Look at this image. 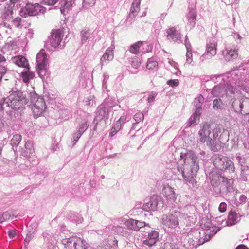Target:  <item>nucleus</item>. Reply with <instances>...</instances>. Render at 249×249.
Here are the masks:
<instances>
[{
  "label": "nucleus",
  "mask_w": 249,
  "mask_h": 249,
  "mask_svg": "<svg viewBox=\"0 0 249 249\" xmlns=\"http://www.w3.org/2000/svg\"><path fill=\"white\" fill-rule=\"evenodd\" d=\"M185 45L186 48L187 52L192 51L191 50V45L190 43V42L188 41V39L187 38H186L185 40Z\"/></svg>",
  "instance_id": "62"
},
{
  "label": "nucleus",
  "mask_w": 249,
  "mask_h": 249,
  "mask_svg": "<svg viewBox=\"0 0 249 249\" xmlns=\"http://www.w3.org/2000/svg\"><path fill=\"white\" fill-rule=\"evenodd\" d=\"M168 85L172 87H176L179 85V81L178 79H171L167 82Z\"/></svg>",
  "instance_id": "54"
},
{
  "label": "nucleus",
  "mask_w": 249,
  "mask_h": 249,
  "mask_svg": "<svg viewBox=\"0 0 249 249\" xmlns=\"http://www.w3.org/2000/svg\"><path fill=\"white\" fill-rule=\"evenodd\" d=\"M13 63L20 67L29 69V64L27 59L22 55L16 56L12 57L11 59Z\"/></svg>",
  "instance_id": "28"
},
{
  "label": "nucleus",
  "mask_w": 249,
  "mask_h": 249,
  "mask_svg": "<svg viewBox=\"0 0 249 249\" xmlns=\"http://www.w3.org/2000/svg\"><path fill=\"white\" fill-rule=\"evenodd\" d=\"M195 207L194 206L189 205L185 207L183 210V212H181L184 215V217L187 218L188 216H191L189 224L192 222V219H193L192 215L195 214Z\"/></svg>",
  "instance_id": "32"
},
{
  "label": "nucleus",
  "mask_w": 249,
  "mask_h": 249,
  "mask_svg": "<svg viewBox=\"0 0 249 249\" xmlns=\"http://www.w3.org/2000/svg\"><path fill=\"white\" fill-rule=\"evenodd\" d=\"M202 228L204 229V230L202 231V233L200 232L201 236L199 239V242L200 244L209 241L221 229V228L212 225V224L209 222H207L204 224Z\"/></svg>",
  "instance_id": "8"
},
{
  "label": "nucleus",
  "mask_w": 249,
  "mask_h": 249,
  "mask_svg": "<svg viewBox=\"0 0 249 249\" xmlns=\"http://www.w3.org/2000/svg\"><path fill=\"white\" fill-rule=\"evenodd\" d=\"M8 234L10 238L15 237L16 235V231L14 230H10L8 231Z\"/></svg>",
  "instance_id": "64"
},
{
  "label": "nucleus",
  "mask_w": 249,
  "mask_h": 249,
  "mask_svg": "<svg viewBox=\"0 0 249 249\" xmlns=\"http://www.w3.org/2000/svg\"><path fill=\"white\" fill-rule=\"evenodd\" d=\"M163 202L162 198L157 195H153L149 199H145L142 209L147 212L155 211L162 207Z\"/></svg>",
  "instance_id": "9"
},
{
  "label": "nucleus",
  "mask_w": 249,
  "mask_h": 249,
  "mask_svg": "<svg viewBox=\"0 0 249 249\" xmlns=\"http://www.w3.org/2000/svg\"><path fill=\"white\" fill-rule=\"evenodd\" d=\"M63 35L59 30H54L52 32L51 37L49 39V43L53 48H59L62 49L64 44L61 43Z\"/></svg>",
  "instance_id": "17"
},
{
  "label": "nucleus",
  "mask_w": 249,
  "mask_h": 249,
  "mask_svg": "<svg viewBox=\"0 0 249 249\" xmlns=\"http://www.w3.org/2000/svg\"><path fill=\"white\" fill-rule=\"evenodd\" d=\"M83 133L80 132V131L77 130L76 132H75L73 135V141L72 142L73 143V145H74L78 141L79 139L82 136Z\"/></svg>",
  "instance_id": "48"
},
{
  "label": "nucleus",
  "mask_w": 249,
  "mask_h": 249,
  "mask_svg": "<svg viewBox=\"0 0 249 249\" xmlns=\"http://www.w3.org/2000/svg\"><path fill=\"white\" fill-rule=\"evenodd\" d=\"M121 224L124 225L127 227V230H131L136 231V220L130 218L126 219L125 218L121 219Z\"/></svg>",
  "instance_id": "30"
},
{
  "label": "nucleus",
  "mask_w": 249,
  "mask_h": 249,
  "mask_svg": "<svg viewBox=\"0 0 249 249\" xmlns=\"http://www.w3.org/2000/svg\"><path fill=\"white\" fill-rule=\"evenodd\" d=\"M109 78V76L107 73H105L103 74V80L102 82L103 87L106 88L107 81Z\"/></svg>",
  "instance_id": "61"
},
{
  "label": "nucleus",
  "mask_w": 249,
  "mask_h": 249,
  "mask_svg": "<svg viewBox=\"0 0 249 249\" xmlns=\"http://www.w3.org/2000/svg\"><path fill=\"white\" fill-rule=\"evenodd\" d=\"M74 1L75 0H61L59 3L61 13L65 14V12L73 6Z\"/></svg>",
  "instance_id": "29"
},
{
  "label": "nucleus",
  "mask_w": 249,
  "mask_h": 249,
  "mask_svg": "<svg viewBox=\"0 0 249 249\" xmlns=\"http://www.w3.org/2000/svg\"><path fill=\"white\" fill-rule=\"evenodd\" d=\"M217 222H219L221 221V223L220 224L222 225L223 226L226 225L232 226L235 224L239 221L238 217L235 212L231 211L228 215V219L225 221L223 219H221V217L217 218Z\"/></svg>",
  "instance_id": "21"
},
{
  "label": "nucleus",
  "mask_w": 249,
  "mask_h": 249,
  "mask_svg": "<svg viewBox=\"0 0 249 249\" xmlns=\"http://www.w3.org/2000/svg\"><path fill=\"white\" fill-rule=\"evenodd\" d=\"M81 239L76 237H72L63 239L62 243L66 249H76L79 247Z\"/></svg>",
  "instance_id": "20"
},
{
  "label": "nucleus",
  "mask_w": 249,
  "mask_h": 249,
  "mask_svg": "<svg viewBox=\"0 0 249 249\" xmlns=\"http://www.w3.org/2000/svg\"><path fill=\"white\" fill-rule=\"evenodd\" d=\"M158 66L157 61H154L153 58H150L148 60L147 62L146 68L148 69L151 70L156 67Z\"/></svg>",
  "instance_id": "45"
},
{
  "label": "nucleus",
  "mask_w": 249,
  "mask_h": 249,
  "mask_svg": "<svg viewBox=\"0 0 249 249\" xmlns=\"http://www.w3.org/2000/svg\"><path fill=\"white\" fill-rule=\"evenodd\" d=\"M136 231H140L141 232H146L147 231H149L150 229V226L148 224H147L145 222L138 221L136 220Z\"/></svg>",
  "instance_id": "33"
},
{
  "label": "nucleus",
  "mask_w": 249,
  "mask_h": 249,
  "mask_svg": "<svg viewBox=\"0 0 249 249\" xmlns=\"http://www.w3.org/2000/svg\"><path fill=\"white\" fill-rule=\"evenodd\" d=\"M46 8L38 3H30L26 4L24 8H21L19 14L21 17H26L28 16H36L44 13Z\"/></svg>",
  "instance_id": "10"
},
{
  "label": "nucleus",
  "mask_w": 249,
  "mask_h": 249,
  "mask_svg": "<svg viewBox=\"0 0 249 249\" xmlns=\"http://www.w3.org/2000/svg\"><path fill=\"white\" fill-rule=\"evenodd\" d=\"M196 13L195 10H190L186 16V27L187 29H191L196 25Z\"/></svg>",
  "instance_id": "24"
},
{
  "label": "nucleus",
  "mask_w": 249,
  "mask_h": 249,
  "mask_svg": "<svg viewBox=\"0 0 249 249\" xmlns=\"http://www.w3.org/2000/svg\"><path fill=\"white\" fill-rule=\"evenodd\" d=\"M217 40L215 37L208 38L207 40L206 51L201 56L202 61L205 59H210L216 54Z\"/></svg>",
  "instance_id": "12"
},
{
  "label": "nucleus",
  "mask_w": 249,
  "mask_h": 249,
  "mask_svg": "<svg viewBox=\"0 0 249 249\" xmlns=\"http://www.w3.org/2000/svg\"><path fill=\"white\" fill-rule=\"evenodd\" d=\"M13 3L10 1L6 2L3 5H0L1 17L5 20H10L12 18Z\"/></svg>",
  "instance_id": "18"
},
{
  "label": "nucleus",
  "mask_w": 249,
  "mask_h": 249,
  "mask_svg": "<svg viewBox=\"0 0 249 249\" xmlns=\"http://www.w3.org/2000/svg\"><path fill=\"white\" fill-rule=\"evenodd\" d=\"M121 124L117 121L113 127H114V129H116L117 130L119 131L121 128Z\"/></svg>",
  "instance_id": "63"
},
{
  "label": "nucleus",
  "mask_w": 249,
  "mask_h": 249,
  "mask_svg": "<svg viewBox=\"0 0 249 249\" xmlns=\"http://www.w3.org/2000/svg\"><path fill=\"white\" fill-rule=\"evenodd\" d=\"M81 42L82 44L86 42L90 36V32L89 30H82L81 33Z\"/></svg>",
  "instance_id": "42"
},
{
  "label": "nucleus",
  "mask_w": 249,
  "mask_h": 249,
  "mask_svg": "<svg viewBox=\"0 0 249 249\" xmlns=\"http://www.w3.org/2000/svg\"><path fill=\"white\" fill-rule=\"evenodd\" d=\"M21 78L25 83H28L31 79H33L35 76L34 73L29 71H23L21 73Z\"/></svg>",
  "instance_id": "34"
},
{
  "label": "nucleus",
  "mask_w": 249,
  "mask_h": 249,
  "mask_svg": "<svg viewBox=\"0 0 249 249\" xmlns=\"http://www.w3.org/2000/svg\"><path fill=\"white\" fill-rule=\"evenodd\" d=\"M131 64L133 68L138 69L140 66V62L137 58H133L131 61Z\"/></svg>",
  "instance_id": "49"
},
{
  "label": "nucleus",
  "mask_w": 249,
  "mask_h": 249,
  "mask_svg": "<svg viewBox=\"0 0 249 249\" xmlns=\"http://www.w3.org/2000/svg\"><path fill=\"white\" fill-rule=\"evenodd\" d=\"M21 20V19L19 17H17L13 21V24L16 27H19L20 26Z\"/></svg>",
  "instance_id": "60"
},
{
  "label": "nucleus",
  "mask_w": 249,
  "mask_h": 249,
  "mask_svg": "<svg viewBox=\"0 0 249 249\" xmlns=\"http://www.w3.org/2000/svg\"><path fill=\"white\" fill-rule=\"evenodd\" d=\"M40 98L41 97H38L37 94L35 92L30 93V100L31 103L33 105L35 103V102L37 100L38 98Z\"/></svg>",
  "instance_id": "55"
},
{
  "label": "nucleus",
  "mask_w": 249,
  "mask_h": 249,
  "mask_svg": "<svg viewBox=\"0 0 249 249\" xmlns=\"http://www.w3.org/2000/svg\"><path fill=\"white\" fill-rule=\"evenodd\" d=\"M102 105L105 107L108 108L109 111L113 107H117L118 105L117 102L114 99L110 97L106 98Z\"/></svg>",
  "instance_id": "31"
},
{
  "label": "nucleus",
  "mask_w": 249,
  "mask_h": 249,
  "mask_svg": "<svg viewBox=\"0 0 249 249\" xmlns=\"http://www.w3.org/2000/svg\"><path fill=\"white\" fill-rule=\"evenodd\" d=\"M241 176L242 179L246 181L248 180V177L249 176V166H243L241 167Z\"/></svg>",
  "instance_id": "39"
},
{
  "label": "nucleus",
  "mask_w": 249,
  "mask_h": 249,
  "mask_svg": "<svg viewBox=\"0 0 249 249\" xmlns=\"http://www.w3.org/2000/svg\"><path fill=\"white\" fill-rule=\"evenodd\" d=\"M215 167L224 172L232 173L235 171V167L233 162L228 157L218 155L213 160Z\"/></svg>",
  "instance_id": "7"
},
{
  "label": "nucleus",
  "mask_w": 249,
  "mask_h": 249,
  "mask_svg": "<svg viewBox=\"0 0 249 249\" xmlns=\"http://www.w3.org/2000/svg\"><path fill=\"white\" fill-rule=\"evenodd\" d=\"M120 222L121 220L120 221ZM121 222L119 224L113 225L112 226L111 230L112 231L119 235L124 236V237L128 238L131 236L130 232L127 231L125 227L123 226V224H121Z\"/></svg>",
  "instance_id": "23"
},
{
  "label": "nucleus",
  "mask_w": 249,
  "mask_h": 249,
  "mask_svg": "<svg viewBox=\"0 0 249 249\" xmlns=\"http://www.w3.org/2000/svg\"><path fill=\"white\" fill-rule=\"evenodd\" d=\"M109 112L108 108L100 105L97 108L95 120L97 121L103 120L106 124L109 117Z\"/></svg>",
  "instance_id": "19"
},
{
  "label": "nucleus",
  "mask_w": 249,
  "mask_h": 249,
  "mask_svg": "<svg viewBox=\"0 0 249 249\" xmlns=\"http://www.w3.org/2000/svg\"><path fill=\"white\" fill-rule=\"evenodd\" d=\"M6 98H3L0 101V111H3L6 109Z\"/></svg>",
  "instance_id": "58"
},
{
  "label": "nucleus",
  "mask_w": 249,
  "mask_h": 249,
  "mask_svg": "<svg viewBox=\"0 0 249 249\" xmlns=\"http://www.w3.org/2000/svg\"><path fill=\"white\" fill-rule=\"evenodd\" d=\"M46 109V105L43 98H38L32 107L34 118H37L43 115Z\"/></svg>",
  "instance_id": "15"
},
{
  "label": "nucleus",
  "mask_w": 249,
  "mask_h": 249,
  "mask_svg": "<svg viewBox=\"0 0 249 249\" xmlns=\"http://www.w3.org/2000/svg\"><path fill=\"white\" fill-rule=\"evenodd\" d=\"M220 125L205 124L198 132L199 141L206 144L212 151H217L221 143L220 139L222 131Z\"/></svg>",
  "instance_id": "2"
},
{
  "label": "nucleus",
  "mask_w": 249,
  "mask_h": 249,
  "mask_svg": "<svg viewBox=\"0 0 249 249\" xmlns=\"http://www.w3.org/2000/svg\"><path fill=\"white\" fill-rule=\"evenodd\" d=\"M114 46L111 45V47L108 48L105 53L103 54L100 58V64L102 67L105 64H106L107 61H110L113 60L114 58L113 49Z\"/></svg>",
  "instance_id": "25"
},
{
  "label": "nucleus",
  "mask_w": 249,
  "mask_h": 249,
  "mask_svg": "<svg viewBox=\"0 0 249 249\" xmlns=\"http://www.w3.org/2000/svg\"><path fill=\"white\" fill-rule=\"evenodd\" d=\"M186 63L188 64H191V63L193 62L192 51H188L186 52Z\"/></svg>",
  "instance_id": "50"
},
{
  "label": "nucleus",
  "mask_w": 249,
  "mask_h": 249,
  "mask_svg": "<svg viewBox=\"0 0 249 249\" xmlns=\"http://www.w3.org/2000/svg\"><path fill=\"white\" fill-rule=\"evenodd\" d=\"M227 204L225 202H221L219 206L218 210L220 212L223 213L226 211Z\"/></svg>",
  "instance_id": "59"
},
{
  "label": "nucleus",
  "mask_w": 249,
  "mask_h": 249,
  "mask_svg": "<svg viewBox=\"0 0 249 249\" xmlns=\"http://www.w3.org/2000/svg\"><path fill=\"white\" fill-rule=\"evenodd\" d=\"M142 43L141 41H138L132 45L129 49V51L131 53L137 54L138 53L139 49L142 46Z\"/></svg>",
  "instance_id": "40"
},
{
  "label": "nucleus",
  "mask_w": 249,
  "mask_h": 249,
  "mask_svg": "<svg viewBox=\"0 0 249 249\" xmlns=\"http://www.w3.org/2000/svg\"><path fill=\"white\" fill-rule=\"evenodd\" d=\"M204 98L201 95H198L195 99L194 104L196 108V110H198L199 109H200V112H201V106L203 102H204Z\"/></svg>",
  "instance_id": "38"
},
{
  "label": "nucleus",
  "mask_w": 249,
  "mask_h": 249,
  "mask_svg": "<svg viewBox=\"0 0 249 249\" xmlns=\"http://www.w3.org/2000/svg\"><path fill=\"white\" fill-rule=\"evenodd\" d=\"M211 184L213 187L214 192L217 194H225L233 191L232 179H228L218 174L212 173L210 177Z\"/></svg>",
  "instance_id": "5"
},
{
  "label": "nucleus",
  "mask_w": 249,
  "mask_h": 249,
  "mask_svg": "<svg viewBox=\"0 0 249 249\" xmlns=\"http://www.w3.org/2000/svg\"><path fill=\"white\" fill-rule=\"evenodd\" d=\"M227 59L230 58H235L237 56V50H226L224 53Z\"/></svg>",
  "instance_id": "41"
},
{
  "label": "nucleus",
  "mask_w": 249,
  "mask_h": 249,
  "mask_svg": "<svg viewBox=\"0 0 249 249\" xmlns=\"http://www.w3.org/2000/svg\"><path fill=\"white\" fill-rule=\"evenodd\" d=\"M147 234L143 238L142 244L144 246L152 247L154 246L159 240V232L155 230L151 231H147Z\"/></svg>",
  "instance_id": "14"
},
{
  "label": "nucleus",
  "mask_w": 249,
  "mask_h": 249,
  "mask_svg": "<svg viewBox=\"0 0 249 249\" xmlns=\"http://www.w3.org/2000/svg\"><path fill=\"white\" fill-rule=\"evenodd\" d=\"M44 3L49 5H54L58 2L59 3L61 2V0H43Z\"/></svg>",
  "instance_id": "53"
},
{
  "label": "nucleus",
  "mask_w": 249,
  "mask_h": 249,
  "mask_svg": "<svg viewBox=\"0 0 249 249\" xmlns=\"http://www.w3.org/2000/svg\"><path fill=\"white\" fill-rule=\"evenodd\" d=\"M213 107L214 109H221L223 107V103L220 98H217L213 100Z\"/></svg>",
  "instance_id": "44"
},
{
  "label": "nucleus",
  "mask_w": 249,
  "mask_h": 249,
  "mask_svg": "<svg viewBox=\"0 0 249 249\" xmlns=\"http://www.w3.org/2000/svg\"><path fill=\"white\" fill-rule=\"evenodd\" d=\"M96 0H83V7L88 8L89 7L93 6L95 3Z\"/></svg>",
  "instance_id": "47"
},
{
  "label": "nucleus",
  "mask_w": 249,
  "mask_h": 249,
  "mask_svg": "<svg viewBox=\"0 0 249 249\" xmlns=\"http://www.w3.org/2000/svg\"><path fill=\"white\" fill-rule=\"evenodd\" d=\"M21 154L25 157H29L34 151L33 143L28 141L24 144V147L19 150Z\"/></svg>",
  "instance_id": "27"
},
{
  "label": "nucleus",
  "mask_w": 249,
  "mask_h": 249,
  "mask_svg": "<svg viewBox=\"0 0 249 249\" xmlns=\"http://www.w3.org/2000/svg\"><path fill=\"white\" fill-rule=\"evenodd\" d=\"M141 1V0H134V2L132 3L127 21H128L129 18L133 19L136 17L140 10Z\"/></svg>",
  "instance_id": "26"
},
{
  "label": "nucleus",
  "mask_w": 249,
  "mask_h": 249,
  "mask_svg": "<svg viewBox=\"0 0 249 249\" xmlns=\"http://www.w3.org/2000/svg\"><path fill=\"white\" fill-rule=\"evenodd\" d=\"M235 111L242 115L249 112V98L242 96L239 100H235L232 104Z\"/></svg>",
  "instance_id": "13"
},
{
  "label": "nucleus",
  "mask_w": 249,
  "mask_h": 249,
  "mask_svg": "<svg viewBox=\"0 0 249 249\" xmlns=\"http://www.w3.org/2000/svg\"><path fill=\"white\" fill-rule=\"evenodd\" d=\"M35 229L33 230L32 231H30L29 233H27V237L25 238V241L26 242H29L30 240L32 238V233H34L36 229V224H34Z\"/></svg>",
  "instance_id": "57"
},
{
  "label": "nucleus",
  "mask_w": 249,
  "mask_h": 249,
  "mask_svg": "<svg viewBox=\"0 0 249 249\" xmlns=\"http://www.w3.org/2000/svg\"><path fill=\"white\" fill-rule=\"evenodd\" d=\"M17 48V44L16 42L11 41L6 43L3 47V50L9 52H16Z\"/></svg>",
  "instance_id": "36"
},
{
  "label": "nucleus",
  "mask_w": 249,
  "mask_h": 249,
  "mask_svg": "<svg viewBox=\"0 0 249 249\" xmlns=\"http://www.w3.org/2000/svg\"><path fill=\"white\" fill-rule=\"evenodd\" d=\"M22 139L21 136L19 134H16L13 136L11 140L10 144L13 146L14 151L17 150V147L20 142Z\"/></svg>",
  "instance_id": "35"
},
{
  "label": "nucleus",
  "mask_w": 249,
  "mask_h": 249,
  "mask_svg": "<svg viewBox=\"0 0 249 249\" xmlns=\"http://www.w3.org/2000/svg\"><path fill=\"white\" fill-rule=\"evenodd\" d=\"M201 114L200 109L196 110L195 113L192 115L189 120V125L196 124L199 120V115Z\"/></svg>",
  "instance_id": "37"
},
{
  "label": "nucleus",
  "mask_w": 249,
  "mask_h": 249,
  "mask_svg": "<svg viewBox=\"0 0 249 249\" xmlns=\"http://www.w3.org/2000/svg\"><path fill=\"white\" fill-rule=\"evenodd\" d=\"M157 94L156 92H152L149 95L148 97L147 98V101L149 104L153 103L155 99L157 96Z\"/></svg>",
  "instance_id": "51"
},
{
  "label": "nucleus",
  "mask_w": 249,
  "mask_h": 249,
  "mask_svg": "<svg viewBox=\"0 0 249 249\" xmlns=\"http://www.w3.org/2000/svg\"><path fill=\"white\" fill-rule=\"evenodd\" d=\"M190 218V216L184 217V215L180 211L173 210L168 215H163L160 219L164 226L174 229L179 225H189Z\"/></svg>",
  "instance_id": "6"
},
{
  "label": "nucleus",
  "mask_w": 249,
  "mask_h": 249,
  "mask_svg": "<svg viewBox=\"0 0 249 249\" xmlns=\"http://www.w3.org/2000/svg\"><path fill=\"white\" fill-rule=\"evenodd\" d=\"M134 120L135 122L133 124V125L132 127V129H134V124L139 123L141 121H142L144 119V115L142 113L138 112L136 113L134 116Z\"/></svg>",
  "instance_id": "43"
},
{
  "label": "nucleus",
  "mask_w": 249,
  "mask_h": 249,
  "mask_svg": "<svg viewBox=\"0 0 249 249\" xmlns=\"http://www.w3.org/2000/svg\"><path fill=\"white\" fill-rule=\"evenodd\" d=\"M6 107L12 110H6L9 119H12L15 116L14 110L22 107L27 103L25 95L21 91H12L10 94L6 98Z\"/></svg>",
  "instance_id": "4"
},
{
  "label": "nucleus",
  "mask_w": 249,
  "mask_h": 249,
  "mask_svg": "<svg viewBox=\"0 0 249 249\" xmlns=\"http://www.w3.org/2000/svg\"><path fill=\"white\" fill-rule=\"evenodd\" d=\"M81 116L82 117L81 118H77L76 119V122L78 123V126H77L78 130L80 132H84L89 127L88 124V114L84 112H83Z\"/></svg>",
  "instance_id": "22"
},
{
  "label": "nucleus",
  "mask_w": 249,
  "mask_h": 249,
  "mask_svg": "<svg viewBox=\"0 0 249 249\" xmlns=\"http://www.w3.org/2000/svg\"><path fill=\"white\" fill-rule=\"evenodd\" d=\"M233 73L216 75L213 77V80L219 84L215 86L212 91V94L214 97H222L227 93V91L234 94L236 91L235 86H240L242 84L235 81L233 75Z\"/></svg>",
  "instance_id": "3"
},
{
  "label": "nucleus",
  "mask_w": 249,
  "mask_h": 249,
  "mask_svg": "<svg viewBox=\"0 0 249 249\" xmlns=\"http://www.w3.org/2000/svg\"><path fill=\"white\" fill-rule=\"evenodd\" d=\"M36 63L38 67L37 71L40 77L43 78L47 72L48 64L47 55L43 50L40 51L37 54Z\"/></svg>",
  "instance_id": "11"
},
{
  "label": "nucleus",
  "mask_w": 249,
  "mask_h": 249,
  "mask_svg": "<svg viewBox=\"0 0 249 249\" xmlns=\"http://www.w3.org/2000/svg\"><path fill=\"white\" fill-rule=\"evenodd\" d=\"M236 160L238 161V163L240 164L241 167L247 166L244 165L246 161V159L242 157L240 155H237Z\"/></svg>",
  "instance_id": "52"
},
{
  "label": "nucleus",
  "mask_w": 249,
  "mask_h": 249,
  "mask_svg": "<svg viewBox=\"0 0 249 249\" xmlns=\"http://www.w3.org/2000/svg\"><path fill=\"white\" fill-rule=\"evenodd\" d=\"M166 37L170 41L179 43L181 41V32L177 26H170L166 30Z\"/></svg>",
  "instance_id": "16"
},
{
  "label": "nucleus",
  "mask_w": 249,
  "mask_h": 249,
  "mask_svg": "<svg viewBox=\"0 0 249 249\" xmlns=\"http://www.w3.org/2000/svg\"><path fill=\"white\" fill-rule=\"evenodd\" d=\"M170 158L167 161L168 168L173 172L180 175L185 183L195 187L196 184V178L199 169V160L192 151L181 153L180 159L177 160L173 154H169Z\"/></svg>",
  "instance_id": "1"
},
{
  "label": "nucleus",
  "mask_w": 249,
  "mask_h": 249,
  "mask_svg": "<svg viewBox=\"0 0 249 249\" xmlns=\"http://www.w3.org/2000/svg\"><path fill=\"white\" fill-rule=\"evenodd\" d=\"M86 105L88 106H93L95 104V101L94 96L90 95L87 97L85 100Z\"/></svg>",
  "instance_id": "46"
},
{
  "label": "nucleus",
  "mask_w": 249,
  "mask_h": 249,
  "mask_svg": "<svg viewBox=\"0 0 249 249\" xmlns=\"http://www.w3.org/2000/svg\"><path fill=\"white\" fill-rule=\"evenodd\" d=\"M79 244V247H77L76 249H88V244L86 242V241L81 239V243Z\"/></svg>",
  "instance_id": "56"
}]
</instances>
